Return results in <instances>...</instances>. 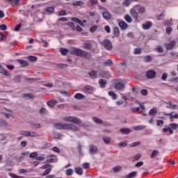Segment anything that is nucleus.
<instances>
[{"label":"nucleus","instance_id":"obj_36","mask_svg":"<svg viewBox=\"0 0 178 178\" xmlns=\"http://www.w3.org/2000/svg\"><path fill=\"white\" fill-rule=\"evenodd\" d=\"M170 129H172V130H177L178 129V124L176 123H171L169 124Z\"/></svg>","mask_w":178,"mask_h":178},{"label":"nucleus","instance_id":"obj_6","mask_svg":"<svg viewBox=\"0 0 178 178\" xmlns=\"http://www.w3.org/2000/svg\"><path fill=\"white\" fill-rule=\"evenodd\" d=\"M82 91L86 94H92L94 92V88L90 85H87L82 88Z\"/></svg>","mask_w":178,"mask_h":178},{"label":"nucleus","instance_id":"obj_53","mask_svg":"<svg viewBox=\"0 0 178 178\" xmlns=\"http://www.w3.org/2000/svg\"><path fill=\"white\" fill-rule=\"evenodd\" d=\"M54 7H47L46 8V12H49V13H54Z\"/></svg>","mask_w":178,"mask_h":178},{"label":"nucleus","instance_id":"obj_26","mask_svg":"<svg viewBox=\"0 0 178 178\" xmlns=\"http://www.w3.org/2000/svg\"><path fill=\"white\" fill-rule=\"evenodd\" d=\"M134 1L135 2H138V0H125L122 4L124 6H130V2H134Z\"/></svg>","mask_w":178,"mask_h":178},{"label":"nucleus","instance_id":"obj_48","mask_svg":"<svg viewBox=\"0 0 178 178\" xmlns=\"http://www.w3.org/2000/svg\"><path fill=\"white\" fill-rule=\"evenodd\" d=\"M156 51L159 52V54H162V52H163V47L158 46L157 48H156Z\"/></svg>","mask_w":178,"mask_h":178},{"label":"nucleus","instance_id":"obj_20","mask_svg":"<svg viewBox=\"0 0 178 178\" xmlns=\"http://www.w3.org/2000/svg\"><path fill=\"white\" fill-rule=\"evenodd\" d=\"M102 16L106 20H111V15L109 13L105 11L102 13Z\"/></svg>","mask_w":178,"mask_h":178},{"label":"nucleus","instance_id":"obj_42","mask_svg":"<svg viewBox=\"0 0 178 178\" xmlns=\"http://www.w3.org/2000/svg\"><path fill=\"white\" fill-rule=\"evenodd\" d=\"M10 3L12 4L13 6H17V5H19V0H11Z\"/></svg>","mask_w":178,"mask_h":178},{"label":"nucleus","instance_id":"obj_22","mask_svg":"<svg viewBox=\"0 0 178 178\" xmlns=\"http://www.w3.org/2000/svg\"><path fill=\"white\" fill-rule=\"evenodd\" d=\"M113 34L115 37L118 38L119 35H120V31L119 30L118 27H115L113 29Z\"/></svg>","mask_w":178,"mask_h":178},{"label":"nucleus","instance_id":"obj_51","mask_svg":"<svg viewBox=\"0 0 178 178\" xmlns=\"http://www.w3.org/2000/svg\"><path fill=\"white\" fill-rule=\"evenodd\" d=\"M29 137H38L37 132H31L29 131Z\"/></svg>","mask_w":178,"mask_h":178},{"label":"nucleus","instance_id":"obj_14","mask_svg":"<svg viewBox=\"0 0 178 178\" xmlns=\"http://www.w3.org/2000/svg\"><path fill=\"white\" fill-rule=\"evenodd\" d=\"M92 120L97 124H102V123H104V121H102V120H101V119H99V118L95 117V116H93L92 118Z\"/></svg>","mask_w":178,"mask_h":178},{"label":"nucleus","instance_id":"obj_49","mask_svg":"<svg viewBox=\"0 0 178 178\" xmlns=\"http://www.w3.org/2000/svg\"><path fill=\"white\" fill-rule=\"evenodd\" d=\"M13 81H15V83H20V81H22V79H20V76H15L13 79Z\"/></svg>","mask_w":178,"mask_h":178},{"label":"nucleus","instance_id":"obj_56","mask_svg":"<svg viewBox=\"0 0 178 178\" xmlns=\"http://www.w3.org/2000/svg\"><path fill=\"white\" fill-rule=\"evenodd\" d=\"M131 112H133V113H136V112H138V111H140V107H132L131 108Z\"/></svg>","mask_w":178,"mask_h":178},{"label":"nucleus","instance_id":"obj_47","mask_svg":"<svg viewBox=\"0 0 178 178\" xmlns=\"http://www.w3.org/2000/svg\"><path fill=\"white\" fill-rule=\"evenodd\" d=\"M140 144H141V143H140V142H135V143H131L129 145V146L131 148H134V147H138V145H140Z\"/></svg>","mask_w":178,"mask_h":178},{"label":"nucleus","instance_id":"obj_45","mask_svg":"<svg viewBox=\"0 0 178 178\" xmlns=\"http://www.w3.org/2000/svg\"><path fill=\"white\" fill-rule=\"evenodd\" d=\"M103 141L106 144H109L111 143V137H103Z\"/></svg>","mask_w":178,"mask_h":178},{"label":"nucleus","instance_id":"obj_59","mask_svg":"<svg viewBox=\"0 0 178 178\" xmlns=\"http://www.w3.org/2000/svg\"><path fill=\"white\" fill-rule=\"evenodd\" d=\"M89 2H90L92 6H94V5H97L98 3V0H89Z\"/></svg>","mask_w":178,"mask_h":178},{"label":"nucleus","instance_id":"obj_32","mask_svg":"<svg viewBox=\"0 0 178 178\" xmlns=\"http://www.w3.org/2000/svg\"><path fill=\"white\" fill-rule=\"evenodd\" d=\"M24 98H26L27 99H33V98H34V95L31 93H26L24 95Z\"/></svg>","mask_w":178,"mask_h":178},{"label":"nucleus","instance_id":"obj_12","mask_svg":"<svg viewBox=\"0 0 178 178\" xmlns=\"http://www.w3.org/2000/svg\"><path fill=\"white\" fill-rule=\"evenodd\" d=\"M0 73H1V74H3V76H7V77H10L12 76L10 73L6 71V70L1 66L0 67Z\"/></svg>","mask_w":178,"mask_h":178},{"label":"nucleus","instance_id":"obj_62","mask_svg":"<svg viewBox=\"0 0 178 178\" xmlns=\"http://www.w3.org/2000/svg\"><path fill=\"white\" fill-rule=\"evenodd\" d=\"M10 176L13 178H24L23 177H20V176H18V175H16L13 173H10Z\"/></svg>","mask_w":178,"mask_h":178},{"label":"nucleus","instance_id":"obj_43","mask_svg":"<svg viewBox=\"0 0 178 178\" xmlns=\"http://www.w3.org/2000/svg\"><path fill=\"white\" fill-rule=\"evenodd\" d=\"M119 147H122L123 148L127 147V141L120 142L118 143Z\"/></svg>","mask_w":178,"mask_h":178},{"label":"nucleus","instance_id":"obj_17","mask_svg":"<svg viewBox=\"0 0 178 178\" xmlns=\"http://www.w3.org/2000/svg\"><path fill=\"white\" fill-rule=\"evenodd\" d=\"M119 26L122 30H126L127 27H129V25L125 22H119Z\"/></svg>","mask_w":178,"mask_h":178},{"label":"nucleus","instance_id":"obj_54","mask_svg":"<svg viewBox=\"0 0 178 178\" xmlns=\"http://www.w3.org/2000/svg\"><path fill=\"white\" fill-rule=\"evenodd\" d=\"M39 42H40V44H43V47L44 48H47L48 47V42L45 40H41Z\"/></svg>","mask_w":178,"mask_h":178},{"label":"nucleus","instance_id":"obj_28","mask_svg":"<svg viewBox=\"0 0 178 178\" xmlns=\"http://www.w3.org/2000/svg\"><path fill=\"white\" fill-rule=\"evenodd\" d=\"M60 52L61 54V55H63L64 56L67 55V54H69V49H65V48H61L60 50Z\"/></svg>","mask_w":178,"mask_h":178},{"label":"nucleus","instance_id":"obj_50","mask_svg":"<svg viewBox=\"0 0 178 178\" xmlns=\"http://www.w3.org/2000/svg\"><path fill=\"white\" fill-rule=\"evenodd\" d=\"M28 59L29 60H31V62H35V60H37V57L34 56H29L28 57Z\"/></svg>","mask_w":178,"mask_h":178},{"label":"nucleus","instance_id":"obj_64","mask_svg":"<svg viewBox=\"0 0 178 178\" xmlns=\"http://www.w3.org/2000/svg\"><path fill=\"white\" fill-rule=\"evenodd\" d=\"M30 158H37V152L31 153L29 155Z\"/></svg>","mask_w":178,"mask_h":178},{"label":"nucleus","instance_id":"obj_21","mask_svg":"<svg viewBox=\"0 0 178 178\" xmlns=\"http://www.w3.org/2000/svg\"><path fill=\"white\" fill-rule=\"evenodd\" d=\"M40 81L38 78H26L25 81H29V83H35L36 81Z\"/></svg>","mask_w":178,"mask_h":178},{"label":"nucleus","instance_id":"obj_52","mask_svg":"<svg viewBox=\"0 0 178 178\" xmlns=\"http://www.w3.org/2000/svg\"><path fill=\"white\" fill-rule=\"evenodd\" d=\"M165 116H170V122H173V112H171L170 113H165Z\"/></svg>","mask_w":178,"mask_h":178},{"label":"nucleus","instance_id":"obj_33","mask_svg":"<svg viewBox=\"0 0 178 178\" xmlns=\"http://www.w3.org/2000/svg\"><path fill=\"white\" fill-rule=\"evenodd\" d=\"M19 134L24 137H29V131H21Z\"/></svg>","mask_w":178,"mask_h":178},{"label":"nucleus","instance_id":"obj_58","mask_svg":"<svg viewBox=\"0 0 178 178\" xmlns=\"http://www.w3.org/2000/svg\"><path fill=\"white\" fill-rule=\"evenodd\" d=\"M140 93L142 94V95L147 96L148 95V90H147V89H143Z\"/></svg>","mask_w":178,"mask_h":178},{"label":"nucleus","instance_id":"obj_29","mask_svg":"<svg viewBox=\"0 0 178 178\" xmlns=\"http://www.w3.org/2000/svg\"><path fill=\"white\" fill-rule=\"evenodd\" d=\"M108 95H110V97H111L113 99H118V95H116V93H115V92H113V91H109Z\"/></svg>","mask_w":178,"mask_h":178},{"label":"nucleus","instance_id":"obj_8","mask_svg":"<svg viewBox=\"0 0 178 178\" xmlns=\"http://www.w3.org/2000/svg\"><path fill=\"white\" fill-rule=\"evenodd\" d=\"M156 76V72H155L154 70H148L146 72V77H147V79H155Z\"/></svg>","mask_w":178,"mask_h":178},{"label":"nucleus","instance_id":"obj_15","mask_svg":"<svg viewBox=\"0 0 178 178\" xmlns=\"http://www.w3.org/2000/svg\"><path fill=\"white\" fill-rule=\"evenodd\" d=\"M99 83L101 88H105L108 82L106 81V80L101 79L99 80Z\"/></svg>","mask_w":178,"mask_h":178},{"label":"nucleus","instance_id":"obj_57","mask_svg":"<svg viewBox=\"0 0 178 178\" xmlns=\"http://www.w3.org/2000/svg\"><path fill=\"white\" fill-rule=\"evenodd\" d=\"M49 173H51V168H49V169L46 170L43 172L42 176H47V175H49Z\"/></svg>","mask_w":178,"mask_h":178},{"label":"nucleus","instance_id":"obj_35","mask_svg":"<svg viewBox=\"0 0 178 178\" xmlns=\"http://www.w3.org/2000/svg\"><path fill=\"white\" fill-rule=\"evenodd\" d=\"M143 52V49L141 48H136L134 49V55H140Z\"/></svg>","mask_w":178,"mask_h":178},{"label":"nucleus","instance_id":"obj_23","mask_svg":"<svg viewBox=\"0 0 178 178\" xmlns=\"http://www.w3.org/2000/svg\"><path fill=\"white\" fill-rule=\"evenodd\" d=\"M83 48L84 49H91V48H92V45L90 42H85L83 44Z\"/></svg>","mask_w":178,"mask_h":178},{"label":"nucleus","instance_id":"obj_16","mask_svg":"<svg viewBox=\"0 0 178 178\" xmlns=\"http://www.w3.org/2000/svg\"><path fill=\"white\" fill-rule=\"evenodd\" d=\"M58 104V101L55 99H51L49 102H47L48 106H50V108H54V106Z\"/></svg>","mask_w":178,"mask_h":178},{"label":"nucleus","instance_id":"obj_11","mask_svg":"<svg viewBox=\"0 0 178 178\" xmlns=\"http://www.w3.org/2000/svg\"><path fill=\"white\" fill-rule=\"evenodd\" d=\"M115 90H124V84L121 82H118L115 84Z\"/></svg>","mask_w":178,"mask_h":178},{"label":"nucleus","instance_id":"obj_7","mask_svg":"<svg viewBox=\"0 0 178 178\" xmlns=\"http://www.w3.org/2000/svg\"><path fill=\"white\" fill-rule=\"evenodd\" d=\"M164 47L167 51H172V49L176 47V41L172 40L170 43H165Z\"/></svg>","mask_w":178,"mask_h":178},{"label":"nucleus","instance_id":"obj_46","mask_svg":"<svg viewBox=\"0 0 178 178\" xmlns=\"http://www.w3.org/2000/svg\"><path fill=\"white\" fill-rule=\"evenodd\" d=\"M98 29V26L94 25L90 29V33H95L97 31V29Z\"/></svg>","mask_w":178,"mask_h":178},{"label":"nucleus","instance_id":"obj_37","mask_svg":"<svg viewBox=\"0 0 178 178\" xmlns=\"http://www.w3.org/2000/svg\"><path fill=\"white\" fill-rule=\"evenodd\" d=\"M39 113H40V115H46V113H48V111H47V108L42 107L40 109Z\"/></svg>","mask_w":178,"mask_h":178},{"label":"nucleus","instance_id":"obj_61","mask_svg":"<svg viewBox=\"0 0 178 178\" xmlns=\"http://www.w3.org/2000/svg\"><path fill=\"white\" fill-rule=\"evenodd\" d=\"M104 30L108 34H109V33H111V27L109 26H108V25L104 26Z\"/></svg>","mask_w":178,"mask_h":178},{"label":"nucleus","instance_id":"obj_41","mask_svg":"<svg viewBox=\"0 0 178 178\" xmlns=\"http://www.w3.org/2000/svg\"><path fill=\"white\" fill-rule=\"evenodd\" d=\"M112 63H113L112 60H107L106 62H104V66H112Z\"/></svg>","mask_w":178,"mask_h":178},{"label":"nucleus","instance_id":"obj_1","mask_svg":"<svg viewBox=\"0 0 178 178\" xmlns=\"http://www.w3.org/2000/svg\"><path fill=\"white\" fill-rule=\"evenodd\" d=\"M54 127L58 130H72V131H80V127L74 124L57 122L54 124Z\"/></svg>","mask_w":178,"mask_h":178},{"label":"nucleus","instance_id":"obj_5","mask_svg":"<svg viewBox=\"0 0 178 178\" xmlns=\"http://www.w3.org/2000/svg\"><path fill=\"white\" fill-rule=\"evenodd\" d=\"M100 44L105 48V49H107V51H112V49H113L112 42L109 41V40L108 39H106L102 42H100Z\"/></svg>","mask_w":178,"mask_h":178},{"label":"nucleus","instance_id":"obj_44","mask_svg":"<svg viewBox=\"0 0 178 178\" xmlns=\"http://www.w3.org/2000/svg\"><path fill=\"white\" fill-rule=\"evenodd\" d=\"M65 174L67 176H72L73 175V170L72 168H69L66 170Z\"/></svg>","mask_w":178,"mask_h":178},{"label":"nucleus","instance_id":"obj_9","mask_svg":"<svg viewBox=\"0 0 178 178\" xmlns=\"http://www.w3.org/2000/svg\"><path fill=\"white\" fill-rule=\"evenodd\" d=\"M90 148V152L92 154V155H95V154H98V148L95 145H90L89 146Z\"/></svg>","mask_w":178,"mask_h":178},{"label":"nucleus","instance_id":"obj_40","mask_svg":"<svg viewBox=\"0 0 178 178\" xmlns=\"http://www.w3.org/2000/svg\"><path fill=\"white\" fill-rule=\"evenodd\" d=\"M120 170H122V166L120 165H117L113 168V171L115 173H118V172H120Z\"/></svg>","mask_w":178,"mask_h":178},{"label":"nucleus","instance_id":"obj_34","mask_svg":"<svg viewBox=\"0 0 178 178\" xmlns=\"http://www.w3.org/2000/svg\"><path fill=\"white\" fill-rule=\"evenodd\" d=\"M73 6H81V5H84V2L81 1H74L72 3Z\"/></svg>","mask_w":178,"mask_h":178},{"label":"nucleus","instance_id":"obj_25","mask_svg":"<svg viewBox=\"0 0 178 178\" xmlns=\"http://www.w3.org/2000/svg\"><path fill=\"white\" fill-rule=\"evenodd\" d=\"M74 98H75V99H83V98H86V96L81 93H76Z\"/></svg>","mask_w":178,"mask_h":178},{"label":"nucleus","instance_id":"obj_55","mask_svg":"<svg viewBox=\"0 0 178 178\" xmlns=\"http://www.w3.org/2000/svg\"><path fill=\"white\" fill-rule=\"evenodd\" d=\"M164 122L162 120H156V126H163Z\"/></svg>","mask_w":178,"mask_h":178},{"label":"nucleus","instance_id":"obj_4","mask_svg":"<svg viewBox=\"0 0 178 178\" xmlns=\"http://www.w3.org/2000/svg\"><path fill=\"white\" fill-rule=\"evenodd\" d=\"M64 122H68L69 123H74V124H81L82 121L80 118L74 116H66L63 118Z\"/></svg>","mask_w":178,"mask_h":178},{"label":"nucleus","instance_id":"obj_38","mask_svg":"<svg viewBox=\"0 0 178 178\" xmlns=\"http://www.w3.org/2000/svg\"><path fill=\"white\" fill-rule=\"evenodd\" d=\"M124 19L126 20V22H127V23H131V22H133L131 17H130V15H126L124 16Z\"/></svg>","mask_w":178,"mask_h":178},{"label":"nucleus","instance_id":"obj_31","mask_svg":"<svg viewBox=\"0 0 178 178\" xmlns=\"http://www.w3.org/2000/svg\"><path fill=\"white\" fill-rule=\"evenodd\" d=\"M149 115L150 116H156V108H152L149 112Z\"/></svg>","mask_w":178,"mask_h":178},{"label":"nucleus","instance_id":"obj_3","mask_svg":"<svg viewBox=\"0 0 178 178\" xmlns=\"http://www.w3.org/2000/svg\"><path fill=\"white\" fill-rule=\"evenodd\" d=\"M137 10L138 13H137ZM138 13L140 15L145 13V7L136 5L130 10V15L135 20H138Z\"/></svg>","mask_w":178,"mask_h":178},{"label":"nucleus","instance_id":"obj_30","mask_svg":"<svg viewBox=\"0 0 178 178\" xmlns=\"http://www.w3.org/2000/svg\"><path fill=\"white\" fill-rule=\"evenodd\" d=\"M165 104H167V105H169V106H166V108H168V109H170V108L176 109V106H177L176 104H172L170 102H165Z\"/></svg>","mask_w":178,"mask_h":178},{"label":"nucleus","instance_id":"obj_39","mask_svg":"<svg viewBox=\"0 0 178 178\" xmlns=\"http://www.w3.org/2000/svg\"><path fill=\"white\" fill-rule=\"evenodd\" d=\"M158 154H159V151L158 150H154L150 156L152 159L156 158Z\"/></svg>","mask_w":178,"mask_h":178},{"label":"nucleus","instance_id":"obj_10","mask_svg":"<svg viewBox=\"0 0 178 178\" xmlns=\"http://www.w3.org/2000/svg\"><path fill=\"white\" fill-rule=\"evenodd\" d=\"M152 27V22L147 21L145 24H143V29L144 30H149Z\"/></svg>","mask_w":178,"mask_h":178},{"label":"nucleus","instance_id":"obj_63","mask_svg":"<svg viewBox=\"0 0 178 178\" xmlns=\"http://www.w3.org/2000/svg\"><path fill=\"white\" fill-rule=\"evenodd\" d=\"M141 158V154H138L134 156V161H138Z\"/></svg>","mask_w":178,"mask_h":178},{"label":"nucleus","instance_id":"obj_60","mask_svg":"<svg viewBox=\"0 0 178 178\" xmlns=\"http://www.w3.org/2000/svg\"><path fill=\"white\" fill-rule=\"evenodd\" d=\"M67 26H69L70 27H72L73 31L75 30L74 23H73V22H68L67 24Z\"/></svg>","mask_w":178,"mask_h":178},{"label":"nucleus","instance_id":"obj_27","mask_svg":"<svg viewBox=\"0 0 178 178\" xmlns=\"http://www.w3.org/2000/svg\"><path fill=\"white\" fill-rule=\"evenodd\" d=\"M136 176H137V172L134 171L128 174L126 177H124V178H133L136 177Z\"/></svg>","mask_w":178,"mask_h":178},{"label":"nucleus","instance_id":"obj_18","mask_svg":"<svg viewBox=\"0 0 178 178\" xmlns=\"http://www.w3.org/2000/svg\"><path fill=\"white\" fill-rule=\"evenodd\" d=\"M18 63H20L22 67H26L29 66V63L24 60H17Z\"/></svg>","mask_w":178,"mask_h":178},{"label":"nucleus","instance_id":"obj_19","mask_svg":"<svg viewBox=\"0 0 178 178\" xmlns=\"http://www.w3.org/2000/svg\"><path fill=\"white\" fill-rule=\"evenodd\" d=\"M120 133H122V134H130V129L129 128H122L120 129Z\"/></svg>","mask_w":178,"mask_h":178},{"label":"nucleus","instance_id":"obj_2","mask_svg":"<svg viewBox=\"0 0 178 178\" xmlns=\"http://www.w3.org/2000/svg\"><path fill=\"white\" fill-rule=\"evenodd\" d=\"M70 54L75 55L76 56H80L81 58H84L85 59H91V58H92L91 53L76 47L72 48L70 50Z\"/></svg>","mask_w":178,"mask_h":178},{"label":"nucleus","instance_id":"obj_13","mask_svg":"<svg viewBox=\"0 0 178 178\" xmlns=\"http://www.w3.org/2000/svg\"><path fill=\"white\" fill-rule=\"evenodd\" d=\"M90 77L92 79H97L98 78V71L92 70L88 72Z\"/></svg>","mask_w":178,"mask_h":178},{"label":"nucleus","instance_id":"obj_24","mask_svg":"<svg viewBox=\"0 0 178 178\" xmlns=\"http://www.w3.org/2000/svg\"><path fill=\"white\" fill-rule=\"evenodd\" d=\"M74 172L76 173V175L81 176V175H83V168L79 167L75 168Z\"/></svg>","mask_w":178,"mask_h":178}]
</instances>
